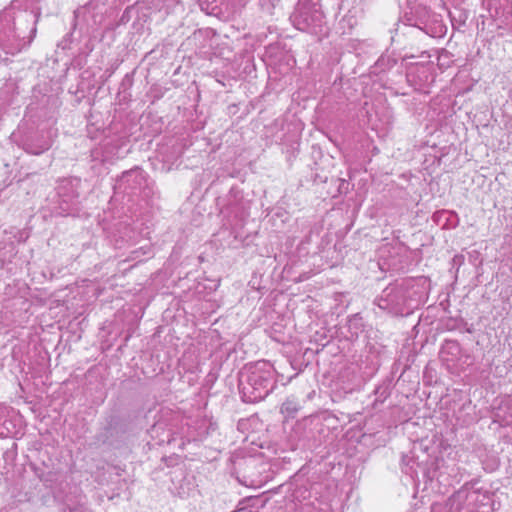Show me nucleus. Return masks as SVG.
Here are the masks:
<instances>
[{"mask_svg": "<svg viewBox=\"0 0 512 512\" xmlns=\"http://www.w3.org/2000/svg\"><path fill=\"white\" fill-rule=\"evenodd\" d=\"M277 379L273 366L266 361L246 365L238 375L241 399L246 403L264 400L276 387Z\"/></svg>", "mask_w": 512, "mask_h": 512, "instance_id": "f257e3e1", "label": "nucleus"}, {"mask_svg": "<svg viewBox=\"0 0 512 512\" xmlns=\"http://www.w3.org/2000/svg\"><path fill=\"white\" fill-rule=\"evenodd\" d=\"M413 281L397 280L384 288L374 300L380 309L393 315H403L411 308Z\"/></svg>", "mask_w": 512, "mask_h": 512, "instance_id": "f03ea898", "label": "nucleus"}, {"mask_svg": "<svg viewBox=\"0 0 512 512\" xmlns=\"http://www.w3.org/2000/svg\"><path fill=\"white\" fill-rule=\"evenodd\" d=\"M292 25L303 32L314 35L324 33L325 16L319 0H298L293 13L290 15Z\"/></svg>", "mask_w": 512, "mask_h": 512, "instance_id": "7ed1b4c3", "label": "nucleus"}, {"mask_svg": "<svg viewBox=\"0 0 512 512\" xmlns=\"http://www.w3.org/2000/svg\"><path fill=\"white\" fill-rule=\"evenodd\" d=\"M461 355V345L456 340H445L441 346L440 356L443 361L454 362Z\"/></svg>", "mask_w": 512, "mask_h": 512, "instance_id": "20e7f679", "label": "nucleus"}, {"mask_svg": "<svg viewBox=\"0 0 512 512\" xmlns=\"http://www.w3.org/2000/svg\"><path fill=\"white\" fill-rule=\"evenodd\" d=\"M407 82L415 89H421L428 78L427 68L423 65L410 69L406 74Z\"/></svg>", "mask_w": 512, "mask_h": 512, "instance_id": "39448f33", "label": "nucleus"}, {"mask_svg": "<svg viewBox=\"0 0 512 512\" xmlns=\"http://www.w3.org/2000/svg\"><path fill=\"white\" fill-rule=\"evenodd\" d=\"M301 408H302V405L299 402V400L295 396H289L282 403L280 412L286 418H295Z\"/></svg>", "mask_w": 512, "mask_h": 512, "instance_id": "423d86ee", "label": "nucleus"}, {"mask_svg": "<svg viewBox=\"0 0 512 512\" xmlns=\"http://www.w3.org/2000/svg\"><path fill=\"white\" fill-rule=\"evenodd\" d=\"M348 327L351 335H358L363 331V318L359 314H354L348 319Z\"/></svg>", "mask_w": 512, "mask_h": 512, "instance_id": "0eeeda50", "label": "nucleus"}, {"mask_svg": "<svg viewBox=\"0 0 512 512\" xmlns=\"http://www.w3.org/2000/svg\"><path fill=\"white\" fill-rule=\"evenodd\" d=\"M446 328L450 331L460 330L467 333H472V328L468 327V323L463 319H449L446 322Z\"/></svg>", "mask_w": 512, "mask_h": 512, "instance_id": "6e6552de", "label": "nucleus"}, {"mask_svg": "<svg viewBox=\"0 0 512 512\" xmlns=\"http://www.w3.org/2000/svg\"><path fill=\"white\" fill-rule=\"evenodd\" d=\"M450 216H451V213L449 211L441 210V211H437L436 213H434L433 220L437 224H440L442 221H445L443 224L445 226L447 221L449 220Z\"/></svg>", "mask_w": 512, "mask_h": 512, "instance_id": "1a4fd4ad", "label": "nucleus"}, {"mask_svg": "<svg viewBox=\"0 0 512 512\" xmlns=\"http://www.w3.org/2000/svg\"><path fill=\"white\" fill-rule=\"evenodd\" d=\"M137 174H138L137 170H130V171L124 172L122 174V176L120 177V180H119L120 185L129 183L130 178L133 177L134 175H137Z\"/></svg>", "mask_w": 512, "mask_h": 512, "instance_id": "9d476101", "label": "nucleus"}, {"mask_svg": "<svg viewBox=\"0 0 512 512\" xmlns=\"http://www.w3.org/2000/svg\"><path fill=\"white\" fill-rule=\"evenodd\" d=\"M419 10L423 11V12H426V8L425 7H421V6H418L416 8V12H418Z\"/></svg>", "mask_w": 512, "mask_h": 512, "instance_id": "9b49d317", "label": "nucleus"}, {"mask_svg": "<svg viewBox=\"0 0 512 512\" xmlns=\"http://www.w3.org/2000/svg\"><path fill=\"white\" fill-rule=\"evenodd\" d=\"M408 21V24L409 25H412V26H417V23H413L412 20L410 18L407 19Z\"/></svg>", "mask_w": 512, "mask_h": 512, "instance_id": "f8f14e48", "label": "nucleus"}, {"mask_svg": "<svg viewBox=\"0 0 512 512\" xmlns=\"http://www.w3.org/2000/svg\"><path fill=\"white\" fill-rule=\"evenodd\" d=\"M475 494H476V492H472L470 495H468V497H471V496H473Z\"/></svg>", "mask_w": 512, "mask_h": 512, "instance_id": "ddd939ff", "label": "nucleus"}]
</instances>
